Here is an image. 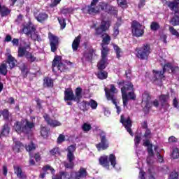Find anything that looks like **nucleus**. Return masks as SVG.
Listing matches in <instances>:
<instances>
[{
    "label": "nucleus",
    "mask_w": 179,
    "mask_h": 179,
    "mask_svg": "<svg viewBox=\"0 0 179 179\" xmlns=\"http://www.w3.org/2000/svg\"><path fill=\"white\" fill-rule=\"evenodd\" d=\"M48 170L50 171V173H51V174H52V176H55V169H54V168H52L49 164H47V165H45L43 166L42 172H40L39 178H42V179L45 178V176H47V174H48Z\"/></svg>",
    "instance_id": "obj_18"
},
{
    "label": "nucleus",
    "mask_w": 179,
    "mask_h": 179,
    "mask_svg": "<svg viewBox=\"0 0 179 179\" xmlns=\"http://www.w3.org/2000/svg\"><path fill=\"white\" fill-rule=\"evenodd\" d=\"M164 5H166L168 8L174 13V15H179V0H160Z\"/></svg>",
    "instance_id": "obj_12"
},
{
    "label": "nucleus",
    "mask_w": 179,
    "mask_h": 179,
    "mask_svg": "<svg viewBox=\"0 0 179 179\" xmlns=\"http://www.w3.org/2000/svg\"><path fill=\"white\" fill-rule=\"evenodd\" d=\"M169 179H178V173L177 172H171Z\"/></svg>",
    "instance_id": "obj_64"
},
{
    "label": "nucleus",
    "mask_w": 179,
    "mask_h": 179,
    "mask_svg": "<svg viewBox=\"0 0 179 179\" xmlns=\"http://www.w3.org/2000/svg\"><path fill=\"white\" fill-rule=\"evenodd\" d=\"M57 20L60 24L61 30H64V29H65V27H66V21L65 18L57 17Z\"/></svg>",
    "instance_id": "obj_50"
},
{
    "label": "nucleus",
    "mask_w": 179,
    "mask_h": 179,
    "mask_svg": "<svg viewBox=\"0 0 179 179\" xmlns=\"http://www.w3.org/2000/svg\"><path fill=\"white\" fill-rule=\"evenodd\" d=\"M13 169H14V173H15V174H16L17 178H19V179H27V176H26L24 174V173L22 170V167L14 166Z\"/></svg>",
    "instance_id": "obj_23"
},
{
    "label": "nucleus",
    "mask_w": 179,
    "mask_h": 179,
    "mask_svg": "<svg viewBox=\"0 0 179 179\" xmlns=\"http://www.w3.org/2000/svg\"><path fill=\"white\" fill-rule=\"evenodd\" d=\"M24 47H19L18 48V57H20V58L24 57H26V54H27V52H29V51H27V50L31 48V45L30 43L27 44L26 42H24Z\"/></svg>",
    "instance_id": "obj_21"
},
{
    "label": "nucleus",
    "mask_w": 179,
    "mask_h": 179,
    "mask_svg": "<svg viewBox=\"0 0 179 179\" xmlns=\"http://www.w3.org/2000/svg\"><path fill=\"white\" fill-rule=\"evenodd\" d=\"M25 124L22 123V122H16V124H15V130L16 132L18 134H25V135H28V134L31 132V129L36 126L34 122H29L27 120H25Z\"/></svg>",
    "instance_id": "obj_6"
},
{
    "label": "nucleus",
    "mask_w": 179,
    "mask_h": 179,
    "mask_svg": "<svg viewBox=\"0 0 179 179\" xmlns=\"http://www.w3.org/2000/svg\"><path fill=\"white\" fill-rule=\"evenodd\" d=\"M171 157L173 159H178L179 157V150L178 148H173L172 153H171Z\"/></svg>",
    "instance_id": "obj_57"
},
{
    "label": "nucleus",
    "mask_w": 179,
    "mask_h": 179,
    "mask_svg": "<svg viewBox=\"0 0 179 179\" xmlns=\"http://www.w3.org/2000/svg\"><path fill=\"white\" fill-rule=\"evenodd\" d=\"M34 16L39 23H44L48 19V14L45 13H39L38 14H35Z\"/></svg>",
    "instance_id": "obj_26"
},
{
    "label": "nucleus",
    "mask_w": 179,
    "mask_h": 179,
    "mask_svg": "<svg viewBox=\"0 0 179 179\" xmlns=\"http://www.w3.org/2000/svg\"><path fill=\"white\" fill-rule=\"evenodd\" d=\"M94 52H96V50L93 48L84 51L83 52L81 61H83V62L84 61H86L87 62H92V61H93V54H94Z\"/></svg>",
    "instance_id": "obj_17"
},
{
    "label": "nucleus",
    "mask_w": 179,
    "mask_h": 179,
    "mask_svg": "<svg viewBox=\"0 0 179 179\" xmlns=\"http://www.w3.org/2000/svg\"><path fill=\"white\" fill-rule=\"evenodd\" d=\"M141 140L142 137L141 136V134H136L134 137V145L136 148H138L139 146V143H141Z\"/></svg>",
    "instance_id": "obj_54"
},
{
    "label": "nucleus",
    "mask_w": 179,
    "mask_h": 179,
    "mask_svg": "<svg viewBox=\"0 0 179 179\" xmlns=\"http://www.w3.org/2000/svg\"><path fill=\"white\" fill-rule=\"evenodd\" d=\"M35 101L36 102V108H38V110H41L43 108V103H44V101L40 99V98H36Z\"/></svg>",
    "instance_id": "obj_58"
},
{
    "label": "nucleus",
    "mask_w": 179,
    "mask_h": 179,
    "mask_svg": "<svg viewBox=\"0 0 179 179\" xmlns=\"http://www.w3.org/2000/svg\"><path fill=\"white\" fill-rule=\"evenodd\" d=\"M113 48L116 52L117 58H121V48H120L117 45H114Z\"/></svg>",
    "instance_id": "obj_59"
},
{
    "label": "nucleus",
    "mask_w": 179,
    "mask_h": 179,
    "mask_svg": "<svg viewBox=\"0 0 179 179\" xmlns=\"http://www.w3.org/2000/svg\"><path fill=\"white\" fill-rule=\"evenodd\" d=\"M59 152V148L58 147H55L52 150H50V153L52 156H55L57 153Z\"/></svg>",
    "instance_id": "obj_62"
},
{
    "label": "nucleus",
    "mask_w": 179,
    "mask_h": 179,
    "mask_svg": "<svg viewBox=\"0 0 179 179\" xmlns=\"http://www.w3.org/2000/svg\"><path fill=\"white\" fill-rule=\"evenodd\" d=\"M36 144H34L33 141H31L27 145H25L27 152H29V153L30 152H33V150H36Z\"/></svg>",
    "instance_id": "obj_43"
},
{
    "label": "nucleus",
    "mask_w": 179,
    "mask_h": 179,
    "mask_svg": "<svg viewBox=\"0 0 179 179\" xmlns=\"http://www.w3.org/2000/svg\"><path fill=\"white\" fill-rule=\"evenodd\" d=\"M9 109L5 108L3 110H1V115L5 121H8L9 120Z\"/></svg>",
    "instance_id": "obj_47"
},
{
    "label": "nucleus",
    "mask_w": 179,
    "mask_h": 179,
    "mask_svg": "<svg viewBox=\"0 0 179 179\" xmlns=\"http://www.w3.org/2000/svg\"><path fill=\"white\" fill-rule=\"evenodd\" d=\"M131 33L134 37H142L145 34V27L139 22L133 20L131 23Z\"/></svg>",
    "instance_id": "obj_10"
},
{
    "label": "nucleus",
    "mask_w": 179,
    "mask_h": 179,
    "mask_svg": "<svg viewBox=\"0 0 179 179\" xmlns=\"http://www.w3.org/2000/svg\"><path fill=\"white\" fill-rule=\"evenodd\" d=\"M106 99L108 101H112L113 104H114L117 109V113L120 114L121 113V107H120L118 105H117V98H115V96L111 93H110V91H106Z\"/></svg>",
    "instance_id": "obj_20"
},
{
    "label": "nucleus",
    "mask_w": 179,
    "mask_h": 179,
    "mask_svg": "<svg viewBox=\"0 0 179 179\" xmlns=\"http://www.w3.org/2000/svg\"><path fill=\"white\" fill-rule=\"evenodd\" d=\"M117 85L118 86H122L121 87V93L124 107H127L128 106V101H129V100H136L135 88L134 87V84H132V82H125V80H122L117 82Z\"/></svg>",
    "instance_id": "obj_1"
},
{
    "label": "nucleus",
    "mask_w": 179,
    "mask_h": 179,
    "mask_svg": "<svg viewBox=\"0 0 179 179\" xmlns=\"http://www.w3.org/2000/svg\"><path fill=\"white\" fill-rule=\"evenodd\" d=\"M144 138L145 139V141L143 143V146H149L150 145V138H152V131H150V129H145V131L144 133Z\"/></svg>",
    "instance_id": "obj_25"
},
{
    "label": "nucleus",
    "mask_w": 179,
    "mask_h": 179,
    "mask_svg": "<svg viewBox=\"0 0 179 179\" xmlns=\"http://www.w3.org/2000/svg\"><path fill=\"white\" fill-rule=\"evenodd\" d=\"M111 22L108 20H103L99 27L95 28L94 36H101L103 37L107 30L110 29Z\"/></svg>",
    "instance_id": "obj_11"
},
{
    "label": "nucleus",
    "mask_w": 179,
    "mask_h": 179,
    "mask_svg": "<svg viewBox=\"0 0 179 179\" xmlns=\"http://www.w3.org/2000/svg\"><path fill=\"white\" fill-rule=\"evenodd\" d=\"M147 152L150 157H153L155 156V152H153V145L150 144L147 148Z\"/></svg>",
    "instance_id": "obj_52"
},
{
    "label": "nucleus",
    "mask_w": 179,
    "mask_h": 179,
    "mask_svg": "<svg viewBox=\"0 0 179 179\" xmlns=\"http://www.w3.org/2000/svg\"><path fill=\"white\" fill-rule=\"evenodd\" d=\"M107 61H108V59H104L101 57V59L97 64L98 71H104V69L107 68V65L108 64V63H107Z\"/></svg>",
    "instance_id": "obj_29"
},
{
    "label": "nucleus",
    "mask_w": 179,
    "mask_h": 179,
    "mask_svg": "<svg viewBox=\"0 0 179 179\" xmlns=\"http://www.w3.org/2000/svg\"><path fill=\"white\" fill-rule=\"evenodd\" d=\"M152 100V97L150 96V94L148 92H144L143 95V101L147 102V101H150Z\"/></svg>",
    "instance_id": "obj_56"
},
{
    "label": "nucleus",
    "mask_w": 179,
    "mask_h": 179,
    "mask_svg": "<svg viewBox=\"0 0 179 179\" xmlns=\"http://www.w3.org/2000/svg\"><path fill=\"white\" fill-rule=\"evenodd\" d=\"M7 64H8L10 69H13L16 66V64H17V60L12 56V55H9L7 57Z\"/></svg>",
    "instance_id": "obj_27"
},
{
    "label": "nucleus",
    "mask_w": 179,
    "mask_h": 179,
    "mask_svg": "<svg viewBox=\"0 0 179 179\" xmlns=\"http://www.w3.org/2000/svg\"><path fill=\"white\" fill-rule=\"evenodd\" d=\"M99 6L101 10H105V12L107 13V9L108 8V3L103 1L99 3Z\"/></svg>",
    "instance_id": "obj_55"
},
{
    "label": "nucleus",
    "mask_w": 179,
    "mask_h": 179,
    "mask_svg": "<svg viewBox=\"0 0 179 179\" xmlns=\"http://www.w3.org/2000/svg\"><path fill=\"white\" fill-rule=\"evenodd\" d=\"M23 148H24V145H23L22 142L18 141H14V145L13 146V150L14 152L19 153L20 152V150L23 149Z\"/></svg>",
    "instance_id": "obj_32"
},
{
    "label": "nucleus",
    "mask_w": 179,
    "mask_h": 179,
    "mask_svg": "<svg viewBox=\"0 0 179 179\" xmlns=\"http://www.w3.org/2000/svg\"><path fill=\"white\" fill-rule=\"evenodd\" d=\"M99 1L100 0H92L91 1L90 5H88L87 6V13H88L89 15H93V13H100V8L96 6L97 3H99Z\"/></svg>",
    "instance_id": "obj_16"
},
{
    "label": "nucleus",
    "mask_w": 179,
    "mask_h": 179,
    "mask_svg": "<svg viewBox=\"0 0 179 179\" xmlns=\"http://www.w3.org/2000/svg\"><path fill=\"white\" fill-rule=\"evenodd\" d=\"M82 129H83V131H84V132H89V131H90V129H92V125H90L87 123H84L83 124Z\"/></svg>",
    "instance_id": "obj_61"
},
{
    "label": "nucleus",
    "mask_w": 179,
    "mask_h": 179,
    "mask_svg": "<svg viewBox=\"0 0 179 179\" xmlns=\"http://www.w3.org/2000/svg\"><path fill=\"white\" fill-rule=\"evenodd\" d=\"M171 26H179V14H174V15L169 20Z\"/></svg>",
    "instance_id": "obj_36"
},
{
    "label": "nucleus",
    "mask_w": 179,
    "mask_h": 179,
    "mask_svg": "<svg viewBox=\"0 0 179 179\" xmlns=\"http://www.w3.org/2000/svg\"><path fill=\"white\" fill-rule=\"evenodd\" d=\"M43 87L52 88L54 87V80L52 78L46 76L43 78Z\"/></svg>",
    "instance_id": "obj_28"
},
{
    "label": "nucleus",
    "mask_w": 179,
    "mask_h": 179,
    "mask_svg": "<svg viewBox=\"0 0 179 179\" xmlns=\"http://www.w3.org/2000/svg\"><path fill=\"white\" fill-rule=\"evenodd\" d=\"M160 29V24H159V22H152L150 24V30H152V31H157V30H159Z\"/></svg>",
    "instance_id": "obj_45"
},
{
    "label": "nucleus",
    "mask_w": 179,
    "mask_h": 179,
    "mask_svg": "<svg viewBox=\"0 0 179 179\" xmlns=\"http://www.w3.org/2000/svg\"><path fill=\"white\" fill-rule=\"evenodd\" d=\"M10 9H9L6 6H2V4H1L0 3V15L1 17H5V16H8V15H10Z\"/></svg>",
    "instance_id": "obj_30"
},
{
    "label": "nucleus",
    "mask_w": 179,
    "mask_h": 179,
    "mask_svg": "<svg viewBox=\"0 0 179 179\" xmlns=\"http://www.w3.org/2000/svg\"><path fill=\"white\" fill-rule=\"evenodd\" d=\"M79 104V108L83 111L84 113H85V111H88L89 110V102L87 101H83L82 102L80 101V103H78Z\"/></svg>",
    "instance_id": "obj_37"
},
{
    "label": "nucleus",
    "mask_w": 179,
    "mask_h": 179,
    "mask_svg": "<svg viewBox=\"0 0 179 179\" xmlns=\"http://www.w3.org/2000/svg\"><path fill=\"white\" fill-rule=\"evenodd\" d=\"M48 132H50V129H48L47 127H41L40 134L42 138H44L45 139L48 138Z\"/></svg>",
    "instance_id": "obj_39"
},
{
    "label": "nucleus",
    "mask_w": 179,
    "mask_h": 179,
    "mask_svg": "<svg viewBox=\"0 0 179 179\" xmlns=\"http://www.w3.org/2000/svg\"><path fill=\"white\" fill-rule=\"evenodd\" d=\"M99 163L100 166H102L104 169L110 170V166L115 167L117 164V157L114 154H110L109 156L102 155L99 158Z\"/></svg>",
    "instance_id": "obj_7"
},
{
    "label": "nucleus",
    "mask_w": 179,
    "mask_h": 179,
    "mask_svg": "<svg viewBox=\"0 0 179 179\" xmlns=\"http://www.w3.org/2000/svg\"><path fill=\"white\" fill-rule=\"evenodd\" d=\"M83 90L80 87H78L75 90V94L73 93V90L72 88H67L64 91V101H76L77 104L80 103V100H82ZM76 94V95H75Z\"/></svg>",
    "instance_id": "obj_3"
},
{
    "label": "nucleus",
    "mask_w": 179,
    "mask_h": 179,
    "mask_svg": "<svg viewBox=\"0 0 179 179\" xmlns=\"http://www.w3.org/2000/svg\"><path fill=\"white\" fill-rule=\"evenodd\" d=\"M100 142L96 144L95 146L99 152L101 150H107L108 148H110V142L107 138V134L104 131H101L99 134Z\"/></svg>",
    "instance_id": "obj_9"
},
{
    "label": "nucleus",
    "mask_w": 179,
    "mask_h": 179,
    "mask_svg": "<svg viewBox=\"0 0 179 179\" xmlns=\"http://www.w3.org/2000/svg\"><path fill=\"white\" fill-rule=\"evenodd\" d=\"M73 12V8L72 7L63 8L62 10V13L63 15H68L69 13H72Z\"/></svg>",
    "instance_id": "obj_60"
},
{
    "label": "nucleus",
    "mask_w": 179,
    "mask_h": 179,
    "mask_svg": "<svg viewBox=\"0 0 179 179\" xmlns=\"http://www.w3.org/2000/svg\"><path fill=\"white\" fill-rule=\"evenodd\" d=\"M152 82H157V80H160L164 78V71H163L152 70Z\"/></svg>",
    "instance_id": "obj_22"
},
{
    "label": "nucleus",
    "mask_w": 179,
    "mask_h": 179,
    "mask_svg": "<svg viewBox=\"0 0 179 179\" xmlns=\"http://www.w3.org/2000/svg\"><path fill=\"white\" fill-rule=\"evenodd\" d=\"M43 118L47 122L48 125L52 127V128H55V127H59L61 125V122H58L57 120L51 119V117H50V115L47 113L43 115Z\"/></svg>",
    "instance_id": "obj_19"
},
{
    "label": "nucleus",
    "mask_w": 179,
    "mask_h": 179,
    "mask_svg": "<svg viewBox=\"0 0 179 179\" xmlns=\"http://www.w3.org/2000/svg\"><path fill=\"white\" fill-rule=\"evenodd\" d=\"M76 150V144H72L67 148L66 161L63 162L66 170H73L75 169V151Z\"/></svg>",
    "instance_id": "obj_4"
},
{
    "label": "nucleus",
    "mask_w": 179,
    "mask_h": 179,
    "mask_svg": "<svg viewBox=\"0 0 179 179\" xmlns=\"http://www.w3.org/2000/svg\"><path fill=\"white\" fill-rule=\"evenodd\" d=\"M136 57L141 61H148L149 59V55L152 54V48H150V43H145L140 48L135 49Z\"/></svg>",
    "instance_id": "obj_5"
},
{
    "label": "nucleus",
    "mask_w": 179,
    "mask_h": 179,
    "mask_svg": "<svg viewBox=\"0 0 179 179\" xmlns=\"http://www.w3.org/2000/svg\"><path fill=\"white\" fill-rule=\"evenodd\" d=\"M25 58L27 59L28 62H30V64H33V62H36L37 61V57H36L33 53L30 52H27L25 55Z\"/></svg>",
    "instance_id": "obj_38"
},
{
    "label": "nucleus",
    "mask_w": 179,
    "mask_h": 179,
    "mask_svg": "<svg viewBox=\"0 0 179 179\" xmlns=\"http://www.w3.org/2000/svg\"><path fill=\"white\" fill-rule=\"evenodd\" d=\"M22 32L26 36H30V38H33V34L36 33V27L31 22H28L23 24Z\"/></svg>",
    "instance_id": "obj_15"
},
{
    "label": "nucleus",
    "mask_w": 179,
    "mask_h": 179,
    "mask_svg": "<svg viewBox=\"0 0 179 179\" xmlns=\"http://www.w3.org/2000/svg\"><path fill=\"white\" fill-rule=\"evenodd\" d=\"M88 104L89 106H90L92 110H96V108H97V106H99V103H97V101L94 99H90Z\"/></svg>",
    "instance_id": "obj_53"
},
{
    "label": "nucleus",
    "mask_w": 179,
    "mask_h": 179,
    "mask_svg": "<svg viewBox=\"0 0 179 179\" xmlns=\"http://www.w3.org/2000/svg\"><path fill=\"white\" fill-rule=\"evenodd\" d=\"M106 13L108 15H113V16H117L118 15V9H117V7L115 6L108 5Z\"/></svg>",
    "instance_id": "obj_33"
},
{
    "label": "nucleus",
    "mask_w": 179,
    "mask_h": 179,
    "mask_svg": "<svg viewBox=\"0 0 179 179\" xmlns=\"http://www.w3.org/2000/svg\"><path fill=\"white\" fill-rule=\"evenodd\" d=\"M62 57L56 55L54 57V59L52 63V72H57V70H55V68L57 69V71L59 72H66L69 70L68 67H66V65L64 63H62Z\"/></svg>",
    "instance_id": "obj_8"
},
{
    "label": "nucleus",
    "mask_w": 179,
    "mask_h": 179,
    "mask_svg": "<svg viewBox=\"0 0 179 179\" xmlns=\"http://www.w3.org/2000/svg\"><path fill=\"white\" fill-rule=\"evenodd\" d=\"M10 132V127L8 124H4L1 131V136H8Z\"/></svg>",
    "instance_id": "obj_35"
},
{
    "label": "nucleus",
    "mask_w": 179,
    "mask_h": 179,
    "mask_svg": "<svg viewBox=\"0 0 179 179\" xmlns=\"http://www.w3.org/2000/svg\"><path fill=\"white\" fill-rule=\"evenodd\" d=\"M21 71V75L23 78H27V75H29V71H27V66L23 64L22 66L20 68Z\"/></svg>",
    "instance_id": "obj_42"
},
{
    "label": "nucleus",
    "mask_w": 179,
    "mask_h": 179,
    "mask_svg": "<svg viewBox=\"0 0 179 179\" xmlns=\"http://www.w3.org/2000/svg\"><path fill=\"white\" fill-rule=\"evenodd\" d=\"M89 176L86 168L80 167L78 171H72L70 174L66 171L59 172V176L56 175L52 179H83Z\"/></svg>",
    "instance_id": "obj_2"
},
{
    "label": "nucleus",
    "mask_w": 179,
    "mask_h": 179,
    "mask_svg": "<svg viewBox=\"0 0 179 179\" xmlns=\"http://www.w3.org/2000/svg\"><path fill=\"white\" fill-rule=\"evenodd\" d=\"M169 31L172 34V36H176L178 38H179V31L174 28V27L171 26L169 27Z\"/></svg>",
    "instance_id": "obj_51"
},
{
    "label": "nucleus",
    "mask_w": 179,
    "mask_h": 179,
    "mask_svg": "<svg viewBox=\"0 0 179 179\" xmlns=\"http://www.w3.org/2000/svg\"><path fill=\"white\" fill-rule=\"evenodd\" d=\"M57 142L59 144L62 143V142H65V136L64 134L59 135Z\"/></svg>",
    "instance_id": "obj_63"
},
{
    "label": "nucleus",
    "mask_w": 179,
    "mask_h": 179,
    "mask_svg": "<svg viewBox=\"0 0 179 179\" xmlns=\"http://www.w3.org/2000/svg\"><path fill=\"white\" fill-rule=\"evenodd\" d=\"M110 41H111V36L108 34H105V36L102 38L101 47L108 45V44H110Z\"/></svg>",
    "instance_id": "obj_40"
},
{
    "label": "nucleus",
    "mask_w": 179,
    "mask_h": 179,
    "mask_svg": "<svg viewBox=\"0 0 179 179\" xmlns=\"http://www.w3.org/2000/svg\"><path fill=\"white\" fill-rule=\"evenodd\" d=\"M49 41L52 52H55V51L58 50V47H59V38L52 33H50Z\"/></svg>",
    "instance_id": "obj_14"
},
{
    "label": "nucleus",
    "mask_w": 179,
    "mask_h": 179,
    "mask_svg": "<svg viewBox=\"0 0 179 179\" xmlns=\"http://www.w3.org/2000/svg\"><path fill=\"white\" fill-rule=\"evenodd\" d=\"M108 52H110V48L107 46H102L101 50V58L107 59V56L108 55Z\"/></svg>",
    "instance_id": "obj_41"
},
{
    "label": "nucleus",
    "mask_w": 179,
    "mask_h": 179,
    "mask_svg": "<svg viewBox=\"0 0 179 179\" xmlns=\"http://www.w3.org/2000/svg\"><path fill=\"white\" fill-rule=\"evenodd\" d=\"M96 76L98 79H101V80H104V79H107L108 78V73L104 70H99Z\"/></svg>",
    "instance_id": "obj_34"
},
{
    "label": "nucleus",
    "mask_w": 179,
    "mask_h": 179,
    "mask_svg": "<svg viewBox=\"0 0 179 179\" xmlns=\"http://www.w3.org/2000/svg\"><path fill=\"white\" fill-rule=\"evenodd\" d=\"M170 99V94H162L159 96L160 99V103L162 107H170V105L169 104V99Z\"/></svg>",
    "instance_id": "obj_24"
},
{
    "label": "nucleus",
    "mask_w": 179,
    "mask_h": 179,
    "mask_svg": "<svg viewBox=\"0 0 179 179\" xmlns=\"http://www.w3.org/2000/svg\"><path fill=\"white\" fill-rule=\"evenodd\" d=\"M124 76L127 79V82H131L132 78V70H131V69H128L127 70H126Z\"/></svg>",
    "instance_id": "obj_48"
},
{
    "label": "nucleus",
    "mask_w": 179,
    "mask_h": 179,
    "mask_svg": "<svg viewBox=\"0 0 179 179\" xmlns=\"http://www.w3.org/2000/svg\"><path fill=\"white\" fill-rule=\"evenodd\" d=\"M173 68V64L171 63L168 62L166 64L164 65L162 67V71L164 73H166V72H170L171 71V69Z\"/></svg>",
    "instance_id": "obj_49"
},
{
    "label": "nucleus",
    "mask_w": 179,
    "mask_h": 179,
    "mask_svg": "<svg viewBox=\"0 0 179 179\" xmlns=\"http://www.w3.org/2000/svg\"><path fill=\"white\" fill-rule=\"evenodd\" d=\"M80 38H82V37L80 36V35H79L77 37H76L73 40L71 45L73 51H78L79 45H80Z\"/></svg>",
    "instance_id": "obj_31"
},
{
    "label": "nucleus",
    "mask_w": 179,
    "mask_h": 179,
    "mask_svg": "<svg viewBox=\"0 0 179 179\" xmlns=\"http://www.w3.org/2000/svg\"><path fill=\"white\" fill-rule=\"evenodd\" d=\"M120 122L122 124L123 127H124L129 135L134 136V132L132 131V120H131V117H128L127 119L125 120L124 115H121Z\"/></svg>",
    "instance_id": "obj_13"
},
{
    "label": "nucleus",
    "mask_w": 179,
    "mask_h": 179,
    "mask_svg": "<svg viewBox=\"0 0 179 179\" xmlns=\"http://www.w3.org/2000/svg\"><path fill=\"white\" fill-rule=\"evenodd\" d=\"M121 27L120 22H116L113 29V36L117 37L120 34V27Z\"/></svg>",
    "instance_id": "obj_46"
},
{
    "label": "nucleus",
    "mask_w": 179,
    "mask_h": 179,
    "mask_svg": "<svg viewBox=\"0 0 179 179\" xmlns=\"http://www.w3.org/2000/svg\"><path fill=\"white\" fill-rule=\"evenodd\" d=\"M0 73L3 75V76H6V75H8V66L6 64H1L0 65Z\"/></svg>",
    "instance_id": "obj_44"
}]
</instances>
